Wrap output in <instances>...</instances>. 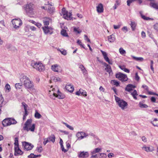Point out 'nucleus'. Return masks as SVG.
I'll use <instances>...</instances> for the list:
<instances>
[{
	"label": "nucleus",
	"instance_id": "f257e3e1",
	"mask_svg": "<svg viewBox=\"0 0 158 158\" xmlns=\"http://www.w3.org/2000/svg\"><path fill=\"white\" fill-rule=\"evenodd\" d=\"M20 81L27 90L31 94L35 91L33 83L27 76H24L20 79Z\"/></svg>",
	"mask_w": 158,
	"mask_h": 158
},
{
	"label": "nucleus",
	"instance_id": "f03ea898",
	"mask_svg": "<svg viewBox=\"0 0 158 158\" xmlns=\"http://www.w3.org/2000/svg\"><path fill=\"white\" fill-rule=\"evenodd\" d=\"M24 9L27 14L32 17L34 15L35 6L32 3H27L24 6Z\"/></svg>",
	"mask_w": 158,
	"mask_h": 158
},
{
	"label": "nucleus",
	"instance_id": "7ed1b4c3",
	"mask_svg": "<svg viewBox=\"0 0 158 158\" xmlns=\"http://www.w3.org/2000/svg\"><path fill=\"white\" fill-rule=\"evenodd\" d=\"M32 119H28L24 124L23 127V129L27 131H30L32 132H34L35 131V124H32Z\"/></svg>",
	"mask_w": 158,
	"mask_h": 158
},
{
	"label": "nucleus",
	"instance_id": "20e7f679",
	"mask_svg": "<svg viewBox=\"0 0 158 158\" xmlns=\"http://www.w3.org/2000/svg\"><path fill=\"white\" fill-rule=\"evenodd\" d=\"M115 100L119 106L123 110L127 108L128 106L127 103L126 101L117 97L115 96Z\"/></svg>",
	"mask_w": 158,
	"mask_h": 158
},
{
	"label": "nucleus",
	"instance_id": "39448f33",
	"mask_svg": "<svg viewBox=\"0 0 158 158\" xmlns=\"http://www.w3.org/2000/svg\"><path fill=\"white\" fill-rule=\"evenodd\" d=\"M16 123V121L13 118H6L2 122V124L3 126L6 127L12 124H15Z\"/></svg>",
	"mask_w": 158,
	"mask_h": 158
},
{
	"label": "nucleus",
	"instance_id": "423d86ee",
	"mask_svg": "<svg viewBox=\"0 0 158 158\" xmlns=\"http://www.w3.org/2000/svg\"><path fill=\"white\" fill-rule=\"evenodd\" d=\"M33 67V68L40 72L43 71L45 69V67L43 64L39 61L35 63Z\"/></svg>",
	"mask_w": 158,
	"mask_h": 158
},
{
	"label": "nucleus",
	"instance_id": "0eeeda50",
	"mask_svg": "<svg viewBox=\"0 0 158 158\" xmlns=\"http://www.w3.org/2000/svg\"><path fill=\"white\" fill-rule=\"evenodd\" d=\"M116 77L122 81H127V76L120 73H119L116 74Z\"/></svg>",
	"mask_w": 158,
	"mask_h": 158
},
{
	"label": "nucleus",
	"instance_id": "6e6552de",
	"mask_svg": "<svg viewBox=\"0 0 158 158\" xmlns=\"http://www.w3.org/2000/svg\"><path fill=\"white\" fill-rule=\"evenodd\" d=\"M12 22L14 27L16 28L19 27L22 24V21L19 19H14Z\"/></svg>",
	"mask_w": 158,
	"mask_h": 158
},
{
	"label": "nucleus",
	"instance_id": "1a4fd4ad",
	"mask_svg": "<svg viewBox=\"0 0 158 158\" xmlns=\"http://www.w3.org/2000/svg\"><path fill=\"white\" fill-rule=\"evenodd\" d=\"M62 13L63 15V17L65 19L68 20L71 19L72 13L69 12L65 10L64 8H63L62 9Z\"/></svg>",
	"mask_w": 158,
	"mask_h": 158
},
{
	"label": "nucleus",
	"instance_id": "9d476101",
	"mask_svg": "<svg viewBox=\"0 0 158 158\" xmlns=\"http://www.w3.org/2000/svg\"><path fill=\"white\" fill-rule=\"evenodd\" d=\"M22 146L24 147V149L27 151L31 150L33 147V146L31 143L26 142H22Z\"/></svg>",
	"mask_w": 158,
	"mask_h": 158
},
{
	"label": "nucleus",
	"instance_id": "9b49d317",
	"mask_svg": "<svg viewBox=\"0 0 158 158\" xmlns=\"http://www.w3.org/2000/svg\"><path fill=\"white\" fill-rule=\"evenodd\" d=\"M42 29L45 34H51L53 32L52 29L48 26H45L43 27Z\"/></svg>",
	"mask_w": 158,
	"mask_h": 158
},
{
	"label": "nucleus",
	"instance_id": "f8f14e48",
	"mask_svg": "<svg viewBox=\"0 0 158 158\" xmlns=\"http://www.w3.org/2000/svg\"><path fill=\"white\" fill-rule=\"evenodd\" d=\"M48 4H49V2H48ZM42 8L43 9L48 10L49 13L50 14L54 12V9L53 7H51L49 5H46L45 7L42 6Z\"/></svg>",
	"mask_w": 158,
	"mask_h": 158
},
{
	"label": "nucleus",
	"instance_id": "ddd939ff",
	"mask_svg": "<svg viewBox=\"0 0 158 158\" xmlns=\"http://www.w3.org/2000/svg\"><path fill=\"white\" fill-rule=\"evenodd\" d=\"M101 52H102L104 58L105 60L109 64H112V62L111 61H110L107 56V53L101 50Z\"/></svg>",
	"mask_w": 158,
	"mask_h": 158
},
{
	"label": "nucleus",
	"instance_id": "4468645a",
	"mask_svg": "<svg viewBox=\"0 0 158 158\" xmlns=\"http://www.w3.org/2000/svg\"><path fill=\"white\" fill-rule=\"evenodd\" d=\"M58 88L57 87H55V88H53L52 86H51L49 90V93L50 94H52L55 97H56V95L57 94V93L56 91V89H55Z\"/></svg>",
	"mask_w": 158,
	"mask_h": 158
},
{
	"label": "nucleus",
	"instance_id": "2eb2a0df",
	"mask_svg": "<svg viewBox=\"0 0 158 158\" xmlns=\"http://www.w3.org/2000/svg\"><path fill=\"white\" fill-rule=\"evenodd\" d=\"M15 151V156H19L22 155L23 152L19 148V147H14Z\"/></svg>",
	"mask_w": 158,
	"mask_h": 158
},
{
	"label": "nucleus",
	"instance_id": "dca6fc26",
	"mask_svg": "<svg viewBox=\"0 0 158 158\" xmlns=\"http://www.w3.org/2000/svg\"><path fill=\"white\" fill-rule=\"evenodd\" d=\"M55 89H56V91L57 93L56 97H57L59 99H63L65 98L64 95L60 91L58 88H56Z\"/></svg>",
	"mask_w": 158,
	"mask_h": 158
},
{
	"label": "nucleus",
	"instance_id": "f3484780",
	"mask_svg": "<svg viewBox=\"0 0 158 158\" xmlns=\"http://www.w3.org/2000/svg\"><path fill=\"white\" fill-rule=\"evenodd\" d=\"M97 11L98 13H102L103 12L104 8L103 5L99 3L96 7Z\"/></svg>",
	"mask_w": 158,
	"mask_h": 158
},
{
	"label": "nucleus",
	"instance_id": "a211bd4d",
	"mask_svg": "<svg viewBox=\"0 0 158 158\" xmlns=\"http://www.w3.org/2000/svg\"><path fill=\"white\" fill-rule=\"evenodd\" d=\"M86 136L85 133L83 132H78L76 134V136L80 139H82Z\"/></svg>",
	"mask_w": 158,
	"mask_h": 158
},
{
	"label": "nucleus",
	"instance_id": "6ab92c4d",
	"mask_svg": "<svg viewBox=\"0 0 158 158\" xmlns=\"http://www.w3.org/2000/svg\"><path fill=\"white\" fill-rule=\"evenodd\" d=\"M65 88L66 90L71 93L72 92L74 89L73 85L70 84L67 85L65 86Z\"/></svg>",
	"mask_w": 158,
	"mask_h": 158
},
{
	"label": "nucleus",
	"instance_id": "aec40b11",
	"mask_svg": "<svg viewBox=\"0 0 158 158\" xmlns=\"http://www.w3.org/2000/svg\"><path fill=\"white\" fill-rule=\"evenodd\" d=\"M143 150H144L147 152H152L154 150V148L152 147L150 148L149 147H147L145 145H144L142 148Z\"/></svg>",
	"mask_w": 158,
	"mask_h": 158
},
{
	"label": "nucleus",
	"instance_id": "412c9836",
	"mask_svg": "<svg viewBox=\"0 0 158 158\" xmlns=\"http://www.w3.org/2000/svg\"><path fill=\"white\" fill-rule=\"evenodd\" d=\"M89 153L88 152H82L80 153L79 156L81 158H86L89 156Z\"/></svg>",
	"mask_w": 158,
	"mask_h": 158
},
{
	"label": "nucleus",
	"instance_id": "4be33fe9",
	"mask_svg": "<svg viewBox=\"0 0 158 158\" xmlns=\"http://www.w3.org/2000/svg\"><path fill=\"white\" fill-rule=\"evenodd\" d=\"M150 6L153 8L158 10V3L154 2H151L150 3Z\"/></svg>",
	"mask_w": 158,
	"mask_h": 158
},
{
	"label": "nucleus",
	"instance_id": "5701e85b",
	"mask_svg": "<svg viewBox=\"0 0 158 158\" xmlns=\"http://www.w3.org/2000/svg\"><path fill=\"white\" fill-rule=\"evenodd\" d=\"M60 67L57 64L52 65L51 66L52 69L54 71L58 72Z\"/></svg>",
	"mask_w": 158,
	"mask_h": 158
},
{
	"label": "nucleus",
	"instance_id": "b1692460",
	"mask_svg": "<svg viewBox=\"0 0 158 158\" xmlns=\"http://www.w3.org/2000/svg\"><path fill=\"white\" fill-rule=\"evenodd\" d=\"M105 65L106 66V68L105 69V70L108 72L109 74H110L112 72V70H111V67L110 66L105 63Z\"/></svg>",
	"mask_w": 158,
	"mask_h": 158
},
{
	"label": "nucleus",
	"instance_id": "393cba45",
	"mask_svg": "<svg viewBox=\"0 0 158 158\" xmlns=\"http://www.w3.org/2000/svg\"><path fill=\"white\" fill-rule=\"evenodd\" d=\"M4 101V99L3 97L2 94L0 92V114L2 111L1 107L2 106Z\"/></svg>",
	"mask_w": 158,
	"mask_h": 158
},
{
	"label": "nucleus",
	"instance_id": "a878e982",
	"mask_svg": "<svg viewBox=\"0 0 158 158\" xmlns=\"http://www.w3.org/2000/svg\"><path fill=\"white\" fill-rule=\"evenodd\" d=\"M134 88L133 86L131 85H128L125 89V90L129 91L131 92L133 90V89Z\"/></svg>",
	"mask_w": 158,
	"mask_h": 158
},
{
	"label": "nucleus",
	"instance_id": "bb28decb",
	"mask_svg": "<svg viewBox=\"0 0 158 158\" xmlns=\"http://www.w3.org/2000/svg\"><path fill=\"white\" fill-rule=\"evenodd\" d=\"M47 139L48 140L49 142L51 141L53 143H54L55 141V137L54 135H52Z\"/></svg>",
	"mask_w": 158,
	"mask_h": 158
},
{
	"label": "nucleus",
	"instance_id": "cd10ccee",
	"mask_svg": "<svg viewBox=\"0 0 158 158\" xmlns=\"http://www.w3.org/2000/svg\"><path fill=\"white\" fill-rule=\"evenodd\" d=\"M34 116L35 118L37 119H40L42 117V116L37 110H35Z\"/></svg>",
	"mask_w": 158,
	"mask_h": 158
},
{
	"label": "nucleus",
	"instance_id": "c85d7f7f",
	"mask_svg": "<svg viewBox=\"0 0 158 158\" xmlns=\"http://www.w3.org/2000/svg\"><path fill=\"white\" fill-rule=\"evenodd\" d=\"M132 30L133 31H134L137 25V24L135 22L131 21L130 24Z\"/></svg>",
	"mask_w": 158,
	"mask_h": 158
},
{
	"label": "nucleus",
	"instance_id": "c756f323",
	"mask_svg": "<svg viewBox=\"0 0 158 158\" xmlns=\"http://www.w3.org/2000/svg\"><path fill=\"white\" fill-rule=\"evenodd\" d=\"M131 94L132 96L134 99H137L136 96L138 95L137 92L136 90H134L133 92H131Z\"/></svg>",
	"mask_w": 158,
	"mask_h": 158
},
{
	"label": "nucleus",
	"instance_id": "7c9ffc66",
	"mask_svg": "<svg viewBox=\"0 0 158 158\" xmlns=\"http://www.w3.org/2000/svg\"><path fill=\"white\" fill-rule=\"evenodd\" d=\"M115 38L114 35H112L108 36V40L110 42H113L115 40Z\"/></svg>",
	"mask_w": 158,
	"mask_h": 158
},
{
	"label": "nucleus",
	"instance_id": "2f4dec72",
	"mask_svg": "<svg viewBox=\"0 0 158 158\" xmlns=\"http://www.w3.org/2000/svg\"><path fill=\"white\" fill-rule=\"evenodd\" d=\"M132 57L133 60L137 61L142 62L144 60L143 58L141 57H137L134 56H132Z\"/></svg>",
	"mask_w": 158,
	"mask_h": 158
},
{
	"label": "nucleus",
	"instance_id": "473e14b6",
	"mask_svg": "<svg viewBox=\"0 0 158 158\" xmlns=\"http://www.w3.org/2000/svg\"><path fill=\"white\" fill-rule=\"evenodd\" d=\"M50 19L49 18H46L43 20L45 26H48L49 24Z\"/></svg>",
	"mask_w": 158,
	"mask_h": 158
},
{
	"label": "nucleus",
	"instance_id": "72a5a7b5",
	"mask_svg": "<svg viewBox=\"0 0 158 158\" xmlns=\"http://www.w3.org/2000/svg\"><path fill=\"white\" fill-rule=\"evenodd\" d=\"M60 145H61V148L62 150V151L64 152H67V150H65V149L64 148V147L63 146V141L61 139H60Z\"/></svg>",
	"mask_w": 158,
	"mask_h": 158
},
{
	"label": "nucleus",
	"instance_id": "f704fd0d",
	"mask_svg": "<svg viewBox=\"0 0 158 158\" xmlns=\"http://www.w3.org/2000/svg\"><path fill=\"white\" fill-rule=\"evenodd\" d=\"M102 150V148H95L92 152V154H94L96 153H98L101 152Z\"/></svg>",
	"mask_w": 158,
	"mask_h": 158
},
{
	"label": "nucleus",
	"instance_id": "c9c22d12",
	"mask_svg": "<svg viewBox=\"0 0 158 158\" xmlns=\"http://www.w3.org/2000/svg\"><path fill=\"white\" fill-rule=\"evenodd\" d=\"M151 123L154 126H158V120L156 118H155L153 121H152Z\"/></svg>",
	"mask_w": 158,
	"mask_h": 158
},
{
	"label": "nucleus",
	"instance_id": "e433bc0d",
	"mask_svg": "<svg viewBox=\"0 0 158 158\" xmlns=\"http://www.w3.org/2000/svg\"><path fill=\"white\" fill-rule=\"evenodd\" d=\"M5 89L6 92H10L11 89L10 85L8 84H6L5 86Z\"/></svg>",
	"mask_w": 158,
	"mask_h": 158
},
{
	"label": "nucleus",
	"instance_id": "4c0bfd02",
	"mask_svg": "<svg viewBox=\"0 0 158 158\" xmlns=\"http://www.w3.org/2000/svg\"><path fill=\"white\" fill-rule=\"evenodd\" d=\"M22 104L23 106V107L24 109V112H28L27 111L28 106L25 102H22Z\"/></svg>",
	"mask_w": 158,
	"mask_h": 158
},
{
	"label": "nucleus",
	"instance_id": "58836bf2",
	"mask_svg": "<svg viewBox=\"0 0 158 158\" xmlns=\"http://www.w3.org/2000/svg\"><path fill=\"white\" fill-rule=\"evenodd\" d=\"M14 147H19L18 138L16 137L15 139Z\"/></svg>",
	"mask_w": 158,
	"mask_h": 158
},
{
	"label": "nucleus",
	"instance_id": "ea45409f",
	"mask_svg": "<svg viewBox=\"0 0 158 158\" xmlns=\"http://www.w3.org/2000/svg\"><path fill=\"white\" fill-rule=\"evenodd\" d=\"M77 43L79 45L81 48H85V47L84 46V44H83L81 42V41L80 40H78L77 41Z\"/></svg>",
	"mask_w": 158,
	"mask_h": 158
},
{
	"label": "nucleus",
	"instance_id": "a19ab883",
	"mask_svg": "<svg viewBox=\"0 0 158 158\" xmlns=\"http://www.w3.org/2000/svg\"><path fill=\"white\" fill-rule=\"evenodd\" d=\"M79 68L81 69L83 73H86L87 71L82 64H80L79 66Z\"/></svg>",
	"mask_w": 158,
	"mask_h": 158
},
{
	"label": "nucleus",
	"instance_id": "79ce46f5",
	"mask_svg": "<svg viewBox=\"0 0 158 158\" xmlns=\"http://www.w3.org/2000/svg\"><path fill=\"white\" fill-rule=\"evenodd\" d=\"M139 106L141 108H146L148 107V106L147 105L143 104L142 102H140L139 103Z\"/></svg>",
	"mask_w": 158,
	"mask_h": 158
},
{
	"label": "nucleus",
	"instance_id": "37998d69",
	"mask_svg": "<svg viewBox=\"0 0 158 158\" xmlns=\"http://www.w3.org/2000/svg\"><path fill=\"white\" fill-rule=\"evenodd\" d=\"M61 35L64 36H68V34L66 32V31L64 29H62L61 30Z\"/></svg>",
	"mask_w": 158,
	"mask_h": 158
},
{
	"label": "nucleus",
	"instance_id": "c03bdc74",
	"mask_svg": "<svg viewBox=\"0 0 158 158\" xmlns=\"http://www.w3.org/2000/svg\"><path fill=\"white\" fill-rule=\"evenodd\" d=\"M119 52L122 55H125L126 53V52L123 48H120L119 49Z\"/></svg>",
	"mask_w": 158,
	"mask_h": 158
},
{
	"label": "nucleus",
	"instance_id": "a18cd8bd",
	"mask_svg": "<svg viewBox=\"0 0 158 158\" xmlns=\"http://www.w3.org/2000/svg\"><path fill=\"white\" fill-rule=\"evenodd\" d=\"M62 123L64 124L70 130H73V128L72 127L69 125L68 124H67L66 123H65L64 122H62Z\"/></svg>",
	"mask_w": 158,
	"mask_h": 158
},
{
	"label": "nucleus",
	"instance_id": "49530a36",
	"mask_svg": "<svg viewBox=\"0 0 158 158\" xmlns=\"http://www.w3.org/2000/svg\"><path fill=\"white\" fill-rule=\"evenodd\" d=\"M74 31L77 33H80L81 32V30L79 28L75 27L74 29Z\"/></svg>",
	"mask_w": 158,
	"mask_h": 158
},
{
	"label": "nucleus",
	"instance_id": "de8ad7c7",
	"mask_svg": "<svg viewBox=\"0 0 158 158\" xmlns=\"http://www.w3.org/2000/svg\"><path fill=\"white\" fill-rule=\"evenodd\" d=\"M111 83L114 85L116 86H118L119 85V83L116 81L115 80H112L111 81Z\"/></svg>",
	"mask_w": 158,
	"mask_h": 158
},
{
	"label": "nucleus",
	"instance_id": "09e8293b",
	"mask_svg": "<svg viewBox=\"0 0 158 158\" xmlns=\"http://www.w3.org/2000/svg\"><path fill=\"white\" fill-rule=\"evenodd\" d=\"M141 17L143 19L145 20H148L151 19L150 18L148 17H146V16L143 15L142 14H141Z\"/></svg>",
	"mask_w": 158,
	"mask_h": 158
},
{
	"label": "nucleus",
	"instance_id": "8fccbe9b",
	"mask_svg": "<svg viewBox=\"0 0 158 158\" xmlns=\"http://www.w3.org/2000/svg\"><path fill=\"white\" fill-rule=\"evenodd\" d=\"M59 51L63 55H65L67 54L66 51L64 49H62L61 50H59Z\"/></svg>",
	"mask_w": 158,
	"mask_h": 158
},
{
	"label": "nucleus",
	"instance_id": "3c124183",
	"mask_svg": "<svg viewBox=\"0 0 158 158\" xmlns=\"http://www.w3.org/2000/svg\"><path fill=\"white\" fill-rule=\"evenodd\" d=\"M66 149H65V150H67V151L71 147L70 144L68 142H67L66 143Z\"/></svg>",
	"mask_w": 158,
	"mask_h": 158
},
{
	"label": "nucleus",
	"instance_id": "603ef678",
	"mask_svg": "<svg viewBox=\"0 0 158 158\" xmlns=\"http://www.w3.org/2000/svg\"><path fill=\"white\" fill-rule=\"evenodd\" d=\"M22 87V85L20 83H16L15 85V87L17 89H20Z\"/></svg>",
	"mask_w": 158,
	"mask_h": 158
},
{
	"label": "nucleus",
	"instance_id": "864d4df0",
	"mask_svg": "<svg viewBox=\"0 0 158 158\" xmlns=\"http://www.w3.org/2000/svg\"><path fill=\"white\" fill-rule=\"evenodd\" d=\"M142 87L144 89L145 92H148V86L146 85H143L142 86Z\"/></svg>",
	"mask_w": 158,
	"mask_h": 158
},
{
	"label": "nucleus",
	"instance_id": "5fc2aeb1",
	"mask_svg": "<svg viewBox=\"0 0 158 158\" xmlns=\"http://www.w3.org/2000/svg\"><path fill=\"white\" fill-rule=\"evenodd\" d=\"M82 91V89H80L78 91H77L76 93V95H78V96L81 95Z\"/></svg>",
	"mask_w": 158,
	"mask_h": 158
},
{
	"label": "nucleus",
	"instance_id": "6e6d98bb",
	"mask_svg": "<svg viewBox=\"0 0 158 158\" xmlns=\"http://www.w3.org/2000/svg\"><path fill=\"white\" fill-rule=\"evenodd\" d=\"M134 1H135V0H127V6H130L131 4Z\"/></svg>",
	"mask_w": 158,
	"mask_h": 158
},
{
	"label": "nucleus",
	"instance_id": "4d7b16f0",
	"mask_svg": "<svg viewBox=\"0 0 158 158\" xmlns=\"http://www.w3.org/2000/svg\"><path fill=\"white\" fill-rule=\"evenodd\" d=\"M100 155L101 156V158H106V155L104 153H100Z\"/></svg>",
	"mask_w": 158,
	"mask_h": 158
},
{
	"label": "nucleus",
	"instance_id": "13d9d810",
	"mask_svg": "<svg viewBox=\"0 0 158 158\" xmlns=\"http://www.w3.org/2000/svg\"><path fill=\"white\" fill-rule=\"evenodd\" d=\"M28 112H24V114H23V120H25L26 118V116L28 114Z\"/></svg>",
	"mask_w": 158,
	"mask_h": 158
},
{
	"label": "nucleus",
	"instance_id": "bf43d9fd",
	"mask_svg": "<svg viewBox=\"0 0 158 158\" xmlns=\"http://www.w3.org/2000/svg\"><path fill=\"white\" fill-rule=\"evenodd\" d=\"M81 95L84 96V97H85L87 96L86 92L82 89V91Z\"/></svg>",
	"mask_w": 158,
	"mask_h": 158
},
{
	"label": "nucleus",
	"instance_id": "052dcab7",
	"mask_svg": "<svg viewBox=\"0 0 158 158\" xmlns=\"http://www.w3.org/2000/svg\"><path fill=\"white\" fill-rule=\"evenodd\" d=\"M122 30L125 33L126 32L128 31L127 28V27H123Z\"/></svg>",
	"mask_w": 158,
	"mask_h": 158
},
{
	"label": "nucleus",
	"instance_id": "680f3d73",
	"mask_svg": "<svg viewBox=\"0 0 158 158\" xmlns=\"http://www.w3.org/2000/svg\"><path fill=\"white\" fill-rule=\"evenodd\" d=\"M37 149L38 152H40L43 150V148L42 147H40L39 148L38 147L37 148Z\"/></svg>",
	"mask_w": 158,
	"mask_h": 158
},
{
	"label": "nucleus",
	"instance_id": "e2e57ef3",
	"mask_svg": "<svg viewBox=\"0 0 158 158\" xmlns=\"http://www.w3.org/2000/svg\"><path fill=\"white\" fill-rule=\"evenodd\" d=\"M114 155L113 153H110L108 154V156L109 158H111L114 156Z\"/></svg>",
	"mask_w": 158,
	"mask_h": 158
},
{
	"label": "nucleus",
	"instance_id": "0e129e2a",
	"mask_svg": "<svg viewBox=\"0 0 158 158\" xmlns=\"http://www.w3.org/2000/svg\"><path fill=\"white\" fill-rule=\"evenodd\" d=\"M154 28L156 30L158 31V23H156L154 25Z\"/></svg>",
	"mask_w": 158,
	"mask_h": 158
},
{
	"label": "nucleus",
	"instance_id": "69168bd1",
	"mask_svg": "<svg viewBox=\"0 0 158 158\" xmlns=\"http://www.w3.org/2000/svg\"><path fill=\"white\" fill-rule=\"evenodd\" d=\"M135 79L137 81H138L139 79V77L138 76L137 73H136L135 74Z\"/></svg>",
	"mask_w": 158,
	"mask_h": 158
},
{
	"label": "nucleus",
	"instance_id": "338daca9",
	"mask_svg": "<svg viewBox=\"0 0 158 158\" xmlns=\"http://www.w3.org/2000/svg\"><path fill=\"white\" fill-rule=\"evenodd\" d=\"M53 80L55 82H56L58 81H60V79L59 77H55L53 79Z\"/></svg>",
	"mask_w": 158,
	"mask_h": 158
},
{
	"label": "nucleus",
	"instance_id": "774afa93",
	"mask_svg": "<svg viewBox=\"0 0 158 158\" xmlns=\"http://www.w3.org/2000/svg\"><path fill=\"white\" fill-rule=\"evenodd\" d=\"M120 1L119 0H116V1L115 4L117 5L118 6L120 5Z\"/></svg>",
	"mask_w": 158,
	"mask_h": 158
}]
</instances>
